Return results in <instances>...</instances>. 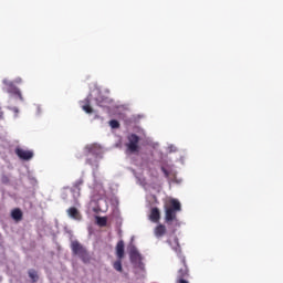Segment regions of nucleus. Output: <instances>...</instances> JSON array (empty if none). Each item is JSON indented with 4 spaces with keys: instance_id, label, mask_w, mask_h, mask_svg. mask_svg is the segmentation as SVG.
<instances>
[{
    "instance_id": "1",
    "label": "nucleus",
    "mask_w": 283,
    "mask_h": 283,
    "mask_svg": "<svg viewBox=\"0 0 283 283\" xmlns=\"http://www.w3.org/2000/svg\"><path fill=\"white\" fill-rule=\"evenodd\" d=\"M182 211V206L178 199H171L168 205L165 206V222L171 224L178 222V212Z\"/></svg>"
},
{
    "instance_id": "2",
    "label": "nucleus",
    "mask_w": 283,
    "mask_h": 283,
    "mask_svg": "<svg viewBox=\"0 0 283 283\" xmlns=\"http://www.w3.org/2000/svg\"><path fill=\"white\" fill-rule=\"evenodd\" d=\"M128 143H126V149L129 154H136L138 151L139 146L138 143H140V137L136 134H130L127 137Z\"/></svg>"
},
{
    "instance_id": "3",
    "label": "nucleus",
    "mask_w": 283,
    "mask_h": 283,
    "mask_svg": "<svg viewBox=\"0 0 283 283\" xmlns=\"http://www.w3.org/2000/svg\"><path fill=\"white\" fill-rule=\"evenodd\" d=\"M180 268L177 271V279L189 277V266L185 256H180Z\"/></svg>"
},
{
    "instance_id": "4",
    "label": "nucleus",
    "mask_w": 283,
    "mask_h": 283,
    "mask_svg": "<svg viewBox=\"0 0 283 283\" xmlns=\"http://www.w3.org/2000/svg\"><path fill=\"white\" fill-rule=\"evenodd\" d=\"M3 84L6 85L7 92L9 94H13V96H18L20 98V101H23V95L21 94V90H19V87H17L14 85V83H12L8 80H4Z\"/></svg>"
},
{
    "instance_id": "5",
    "label": "nucleus",
    "mask_w": 283,
    "mask_h": 283,
    "mask_svg": "<svg viewBox=\"0 0 283 283\" xmlns=\"http://www.w3.org/2000/svg\"><path fill=\"white\" fill-rule=\"evenodd\" d=\"M85 150L87 154H91L92 156H95L96 158L103 156V148L98 144L88 145L85 147Z\"/></svg>"
},
{
    "instance_id": "6",
    "label": "nucleus",
    "mask_w": 283,
    "mask_h": 283,
    "mask_svg": "<svg viewBox=\"0 0 283 283\" xmlns=\"http://www.w3.org/2000/svg\"><path fill=\"white\" fill-rule=\"evenodd\" d=\"M15 154L21 160H32L34 153L32 150H25L23 148H17Z\"/></svg>"
},
{
    "instance_id": "7",
    "label": "nucleus",
    "mask_w": 283,
    "mask_h": 283,
    "mask_svg": "<svg viewBox=\"0 0 283 283\" xmlns=\"http://www.w3.org/2000/svg\"><path fill=\"white\" fill-rule=\"evenodd\" d=\"M66 213L69 218H72V220H76L77 222H81L83 220V214H81V211L76 207H71L66 210Z\"/></svg>"
},
{
    "instance_id": "8",
    "label": "nucleus",
    "mask_w": 283,
    "mask_h": 283,
    "mask_svg": "<svg viewBox=\"0 0 283 283\" xmlns=\"http://www.w3.org/2000/svg\"><path fill=\"white\" fill-rule=\"evenodd\" d=\"M168 244L171 247L172 251L179 256H182V249L180 248V242L178 241L177 237L174 238V240H168Z\"/></svg>"
},
{
    "instance_id": "9",
    "label": "nucleus",
    "mask_w": 283,
    "mask_h": 283,
    "mask_svg": "<svg viewBox=\"0 0 283 283\" xmlns=\"http://www.w3.org/2000/svg\"><path fill=\"white\" fill-rule=\"evenodd\" d=\"M115 251H116L117 260H123V258H125V241L124 240H120L117 242Z\"/></svg>"
},
{
    "instance_id": "10",
    "label": "nucleus",
    "mask_w": 283,
    "mask_h": 283,
    "mask_svg": "<svg viewBox=\"0 0 283 283\" xmlns=\"http://www.w3.org/2000/svg\"><path fill=\"white\" fill-rule=\"evenodd\" d=\"M71 250L74 255H80L83 251H85V247H83V244H81L78 241H72Z\"/></svg>"
},
{
    "instance_id": "11",
    "label": "nucleus",
    "mask_w": 283,
    "mask_h": 283,
    "mask_svg": "<svg viewBox=\"0 0 283 283\" xmlns=\"http://www.w3.org/2000/svg\"><path fill=\"white\" fill-rule=\"evenodd\" d=\"M149 220L150 222H155V223L160 222V210L158 208H151Z\"/></svg>"
},
{
    "instance_id": "12",
    "label": "nucleus",
    "mask_w": 283,
    "mask_h": 283,
    "mask_svg": "<svg viewBox=\"0 0 283 283\" xmlns=\"http://www.w3.org/2000/svg\"><path fill=\"white\" fill-rule=\"evenodd\" d=\"M154 233L157 238H163L164 235H166L167 233V227H165V224L163 223H159L155 230H154Z\"/></svg>"
},
{
    "instance_id": "13",
    "label": "nucleus",
    "mask_w": 283,
    "mask_h": 283,
    "mask_svg": "<svg viewBox=\"0 0 283 283\" xmlns=\"http://www.w3.org/2000/svg\"><path fill=\"white\" fill-rule=\"evenodd\" d=\"M130 262H140V253H138V250L136 248H133L129 252Z\"/></svg>"
},
{
    "instance_id": "14",
    "label": "nucleus",
    "mask_w": 283,
    "mask_h": 283,
    "mask_svg": "<svg viewBox=\"0 0 283 283\" xmlns=\"http://www.w3.org/2000/svg\"><path fill=\"white\" fill-rule=\"evenodd\" d=\"M78 258L84 262V264L90 263V260H92V256H90V252L87 250H83L80 254H77Z\"/></svg>"
},
{
    "instance_id": "15",
    "label": "nucleus",
    "mask_w": 283,
    "mask_h": 283,
    "mask_svg": "<svg viewBox=\"0 0 283 283\" xmlns=\"http://www.w3.org/2000/svg\"><path fill=\"white\" fill-rule=\"evenodd\" d=\"M11 218H13V220H22V218H23V212L21 211V209L15 208V209L12 210V212H11Z\"/></svg>"
},
{
    "instance_id": "16",
    "label": "nucleus",
    "mask_w": 283,
    "mask_h": 283,
    "mask_svg": "<svg viewBox=\"0 0 283 283\" xmlns=\"http://www.w3.org/2000/svg\"><path fill=\"white\" fill-rule=\"evenodd\" d=\"M113 268L115 269V271H118V273H123V259H117L113 263Z\"/></svg>"
},
{
    "instance_id": "17",
    "label": "nucleus",
    "mask_w": 283,
    "mask_h": 283,
    "mask_svg": "<svg viewBox=\"0 0 283 283\" xmlns=\"http://www.w3.org/2000/svg\"><path fill=\"white\" fill-rule=\"evenodd\" d=\"M28 273L33 283L39 282V274L35 272V270H29Z\"/></svg>"
},
{
    "instance_id": "18",
    "label": "nucleus",
    "mask_w": 283,
    "mask_h": 283,
    "mask_svg": "<svg viewBox=\"0 0 283 283\" xmlns=\"http://www.w3.org/2000/svg\"><path fill=\"white\" fill-rule=\"evenodd\" d=\"M96 222L98 227H107V217H97Z\"/></svg>"
},
{
    "instance_id": "19",
    "label": "nucleus",
    "mask_w": 283,
    "mask_h": 283,
    "mask_svg": "<svg viewBox=\"0 0 283 283\" xmlns=\"http://www.w3.org/2000/svg\"><path fill=\"white\" fill-rule=\"evenodd\" d=\"M82 109L86 113V114H92V112H94V109L92 108V106L90 105V102H87V104L82 106Z\"/></svg>"
},
{
    "instance_id": "20",
    "label": "nucleus",
    "mask_w": 283,
    "mask_h": 283,
    "mask_svg": "<svg viewBox=\"0 0 283 283\" xmlns=\"http://www.w3.org/2000/svg\"><path fill=\"white\" fill-rule=\"evenodd\" d=\"M109 126L112 127V129H118V127H120V123H118V120L116 119H112L109 122Z\"/></svg>"
},
{
    "instance_id": "21",
    "label": "nucleus",
    "mask_w": 283,
    "mask_h": 283,
    "mask_svg": "<svg viewBox=\"0 0 283 283\" xmlns=\"http://www.w3.org/2000/svg\"><path fill=\"white\" fill-rule=\"evenodd\" d=\"M81 185H83V179L75 181L74 184L75 189H81Z\"/></svg>"
},
{
    "instance_id": "22",
    "label": "nucleus",
    "mask_w": 283,
    "mask_h": 283,
    "mask_svg": "<svg viewBox=\"0 0 283 283\" xmlns=\"http://www.w3.org/2000/svg\"><path fill=\"white\" fill-rule=\"evenodd\" d=\"M176 283H189V281H187V277L176 279Z\"/></svg>"
},
{
    "instance_id": "23",
    "label": "nucleus",
    "mask_w": 283,
    "mask_h": 283,
    "mask_svg": "<svg viewBox=\"0 0 283 283\" xmlns=\"http://www.w3.org/2000/svg\"><path fill=\"white\" fill-rule=\"evenodd\" d=\"M2 182H10V179H8V176L6 175L2 176Z\"/></svg>"
},
{
    "instance_id": "24",
    "label": "nucleus",
    "mask_w": 283,
    "mask_h": 283,
    "mask_svg": "<svg viewBox=\"0 0 283 283\" xmlns=\"http://www.w3.org/2000/svg\"><path fill=\"white\" fill-rule=\"evenodd\" d=\"M14 83H23V80L21 78V77H17L15 80H14Z\"/></svg>"
},
{
    "instance_id": "25",
    "label": "nucleus",
    "mask_w": 283,
    "mask_h": 283,
    "mask_svg": "<svg viewBox=\"0 0 283 283\" xmlns=\"http://www.w3.org/2000/svg\"><path fill=\"white\" fill-rule=\"evenodd\" d=\"M0 118H3V112L0 113Z\"/></svg>"
}]
</instances>
